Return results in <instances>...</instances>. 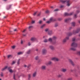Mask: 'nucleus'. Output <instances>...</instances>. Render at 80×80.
Instances as JSON below:
<instances>
[{"mask_svg":"<svg viewBox=\"0 0 80 80\" xmlns=\"http://www.w3.org/2000/svg\"><path fill=\"white\" fill-rule=\"evenodd\" d=\"M72 35V33L71 32H70L68 33V36H71V35Z\"/></svg>","mask_w":80,"mask_h":80,"instance_id":"bb28decb","label":"nucleus"},{"mask_svg":"<svg viewBox=\"0 0 80 80\" xmlns=\"http://www.w3.org/2000/svg\"><path fill=\"white\" fill-rule=\"evenodd\" d=\"M11 57H12V55H8V58H10Z\"/></svg>","mask_w":80,"mask_h":80,"instance_id":"393cba45","label":"nucleus"},{"mask_svg":"<svg viewBox=\"0 0 80 80\" xmlns=\"http://www.w3.org/2000/svg\"><path fill=\"white\" fill-rule=\"evenodd\" d=\"M15 46H12V48H13V49L15 48Z\"/></svg>","mask_w":80,"mask_h":80,"instance_id":"3c124183","label":"nucleus"},{"mask_svg":"<svg viewBox=\"0 0 80 80\" xmlns=\"http://www.w3.org/2000/svg\"><path fill=\"white\" fill-rule=\"evenodd\" d=\"M7 17L6 16H4V18H6Z\"/></svg>","mask_w":80,"mask_h":80,"instance_id":"680f3d73","label":"nucleus"},{"mask_svg":"<svg viewBox=\"0 0 80 80\" xmlns=\"http://www.w3.org/2000/svg\"><path fill=\"white\" fill-rule=\"evenodd\" d=\"M58 10H59L58 9H55L54 10V12H56V11H58Z\"/></svg>","mask_w":80,"mask_h":80,"instance_id":"37998d69","label":"nucleus"},{"mask_svg":"<svg viewBox=\"0 0 80 80\" xmlns=\"http://www.w3.org/2000/svg\"><path fill=\"white\" fill-rule=\"evenodd\" d=\"M71 47H72L70 48V50H73V51H75L76 50L75 48L77 47V43L75 42H73L71 44Z\"/></svg>","mask_w":80,"mask_h":80,"instance_id":"f257e3e1","label":"nucleus"},{"mask_svg":"<svg viewBox=\"0 0 80 80\" xmlns=\"http://www.w3.org/2000/svg\"><path fill=\"white\" fill-rule=\"evenodd\" d=\"M40 15H41V12H40L39 14H38V16L39 17L40 16Z\"/></svg>","mask_w":80,"mask_h":80,"instance_id":"4c0bfd02","label":"nucleus"},{"mask_svg":"<svg viewBox=\"0 0 80 80\" xmlns=\"http://www.w3.org/2000/svg\"><path fill=\"white\" fill-rule=\"evenodd\" d=\"M60 1L62 3H64L66 2L67 3V6H69L70 5V0L64 1L63 0H60Z\"/></svg>","mask_w":80,"mask_h":80,"instance_id":"f03ea898","label":"nucleus"},{"mask_svg":"<svg viewBox=\"0 0 80 80\" xmlns=\"http://www.w3.org/2000/svg\"><path fill=\"white\" fill-rule=\"evenodd\" d=\"M15 74H14L13 75V79H14V80H16V79H15Z\"/></svg>","mask_w":80,"mask_h":80,"instance_id":"79ce46f5","label":"nucleus"},{"mask_svg":"<svg viewBox=\"0 0 80 80\" xmlns=\"http://www.w3.org/2000/svg\"><path fill=\"white\" fill-rule=\"evenodd\" d=\"M64 6L63 5H61L60 7V8H63V7H64Z\"/></svg>","mask_w":80,"mask_h":80,"instance_id":"09e8293b","label":"nucleus"},{"mask_svg":"<svg viewBox=\"0 0 80 80\" xmlns=\"http://www.w3.org/2000/svg\"><path fill=\"white\" fill-rule=\"evenodd\" d=\"M16 63V62L15 61H12V65H13V64H15Z\"/></svg>","mask_w":80,"mask_h":80,"instance_id":"7c9ffc66","label":"nucleus"},{"mask_svg":"<svg viewBox=\"0 0 80 80\" xmlns=\"http://www.w3.org/2000/svg\"><path fill=\"white\" fill-rule=\"evenodd\" d=\"M45 24H43V25H42V26H41V28H43V27H45Z\"/></svg>","mask_w":80,"mask_h":80,"instance_id":"c85d7f7f","label":"nucleus"},{"mask_svg":"<svg viewBox=\"0 0 80 80\" xmlns=\"http://www.w3.org/2000/svg\"><path fill=\"white\" fill-rule=\"evenodd\" d=\"M72 25L73 26V27H75V22H72Z\"/></svg>","mask_w":80,"mask_h":80,"instance_id":"4be33fe9","label":"nucleus"},{"mask_svg":"<svg viewBox=\"0 0 80 80\" xmlns=\"http://www.w3.org/2000/svg\"><path fill=\"white\" fill-rule=\"evenodd\" d=\"M36 14H37V12H34L33 14V15H34V16H35V15H36Z\"/></svg>","mask_w":80,"mask_h":80,"instance_id":"ea45409f","label":"nucleus"},{"mask_svg":"<svg viewBox=\"0 0 80 80\" xmlns=\"http://www.w3.org/2000/svg\"><path fill=\"white\" fill-rule=\"evenodd\" d=\"M69 61L71 62V63L72 65H74V64L73 63V62L71 59H69Z\"/></svg>","mask_w":80,"mask_h":80,"instance_id":"dca6fc26","label":"nucleus"},{"mask_svg":"<svg viewBox=\"0 0 80 80\" xmlns=\"http://www.w3.org/2000/svg\"><path fill=\"white\" fill-rule=\"evenodd\" d=\"M11 7H12V5H10L9 6V8H11Z\"/></svg>","mask_w":80,"mask_h":80,"instance_id":"6e6d98bb","label":"nucleus"},{"mask_svg":"<svg viewBox=\"0 0 80 80\" xmlns=\"http://www.w3.org/2000/svg\"><path fill=\"white\" fill-rule=\"evenodd\" d=\"M14 32H16V31H17V29H15L14 30Z\"/></svg>","mask_w":80,"mask_h":80,"instance_id":"13d9d810","label":"nucleus"},{"mask_svg":"<svg viewBox=\"0 0 80 80\" xmlns=\"http://www.w3.org/2000/svg\"><path fill=\"white\" fill-rule=\"evenodd\" d=\"M7 66H5L4 68H3L2 69V71H3L5 70H6V69L7 68Z\"/></svg>","mask_w":80,"mask_h":80,"instance_id":"aec40b11","label":"nucleus"},{"mask_svg":"<svg viewBox=\"0 0 80 80\" xmlns=\"http://www.w3.org/2000/svg\"><path fill=\"white\" fill-rule=\"evenodd\" d=\"M72 80V79L71 78H68L67 80Z\"/></svg>","mask_w":80,"mask_h":80,"instance_id":"864d4df0","label":"nucleus"},{"mask_svg":"<svg viewBox=\"0 0 80 80\" xmlns=\"http://www.w3.org/2000/svg\"><path fill=\"white\" fill-rule=\"evenodd\" d=\"M30 77H31V75L30 74H28V80H30Z\"/></svg>","mask_w":80,"mask_h":80,"instance_id":"b1692460","label":"nucleus"},{"mask_svg":"<svg viewBox=\"0 0 80 80\" xmlns=\"http://www.w3.org/2000/svg\"><path fill=\"white\" fill-rule=\"evenodd\" d=\"M38 23H39V24H41L42 23V21H39V22H38Z\"/></svg>","mask_w":80,"mask_h":80,"instance_id":"2f4dec72","label":"nucleus"},{"mask_svg":"<svg viewBox=\"0 0 80 80\" xmlns=\"http://www.w3.org/2000/svg\"><path fill=\"white\" fill-rule=\"evenodd\" d=\"M35 60H38V57L37 56V57L35 58Z\"/></svg>","mask_w":80,"mask_h":80,"instance_id":"f704fd0d","label":"nucleus"},{"mask_svg":"<svg viewBox=\"0 0 80 80\" xmlns=\"http://www.w3.org/2000/svg\"><path fill=\"white\" fill-rule=\"evenodd\" d=\"M25 31H26V29H24V30L22 31V32H25Z\"/></svg>","mask_w":80,"mask_h":80,"instance_id":"4d7b16f0","label":"nucleus"},{"mask_svg":"<svg viewBox=\"0 0 80 80\" xmlns=\"http://www.w3.org/2000/svg\"><path fill=\"white\" fill-rule=\"evenodd\" d=\"M30 52H31V50H29L28 52H27V54H30Z\"/></svg>","mask_w":80,"mask_h":80,"instance_id":"412c9836","label":"nucleus"},{"mask_svg":"<svg viewBox=\"0 0 80 80\" xmlns=\"http://www.w3.org/2000/svg\"><path fill=\"white\" fill-rule=\"evenodd\" d=\"M28 45L29 46H30V45H31V44H30V42H28Z\"/></svg>","mask_w":80,"mask_h":80,"instance_id":"c03bdc74","label":"nucleus"},{"mask_svg":"<svg viewBox=\"0 0 80 80\" xmlns=\"http://www.w3.org/2000/svg\"><path fill=\"white\" fill-rule=\"evenodd\" d=\"M8 70H10V68H11V67H8Z\"/></svg>","mask_w":80,"mask_h":80,"instance_id":"a18cd8bd","label":"nucleus"},{"mask_svg":"<svg viewBox=\"0 0 80 80\" xmlns=\"http://www.w3.org/2000/svg\"><path fill=\"white\" fill-rule=\"evenodd\" d=\"M1 77H3V73L1 72Z\"/></svg>","mask_w":80,"mask_h":80,"instance_id":"5fc2aeb1","label":"nucleus"},{"mask_svg":"<svg viewBox=\"0 0 80 80\" xmlns=\"http://www.w3.org/2000/svg\"><path fill=\"white\" fill-rule=\"evenodd\" d=\"M43 54H45L47 53V50L45 49H43L42 51Z\"/></svg>","mask_w":80,"mask_h":80,"instance_id":"f8f14e48","label":"nucleus"},{"mask_svg":"<svg viewBox=\"0 0 80 80\" xmlns=\"http://www.w3.org/2000/svg\"><path fill=\"white\" fill-rule=\"evenodd\" d=\"M21 44H22V43H23V41H21Z\"/></svg>","mask_w":80,"mask_h":80,"instance_id":"bf43d9fd","label":"nucleus"},{"mask_svg":"<svg viewBox=\"0 0 80 80\" xmlns=\"http://www.w3.org/2000/svg\"><path fill=\"white\" fill-rule=\"evenodd\" d=\"M48 41L49 42H50L53 45H55L56 43V41H55L54 42H53V40L52 39V38H49L48 40Z\"/></svg>","mask_w":80,"mask_h":80,"instance_id":"20e7f679","label":"nucleus"},{"mask_svg":"<svg viewBox=\"0 0 80 80\" xmlns=\"http://www.w3.org/2000/svg\"><path fill=\"white\" fill-rule=\"evenodd\" d=\"M35 23V21H32V23Z\"/></svg>","mask_w":80,"mask_h":80,"instance_id":"603ef678","label":"nucleus"},{"mask_svg":"<svg viewBox=\"0 0 80 80\" xmlns=\"http://www.w3.org/2000/svg\"><path fill=\"white\" fill-rule=\"evenodd\" d=\"M55 21H56V19H54L53 18H51L50 19L49 21H48L46 22L47 23H50L52 22H55Z\"/></svg>","mask_w":80,"mask_h":80,"instance_id":"7ed1b4c3","label":"nucleus"},{"mask_svg":"<svg viewBox=\"0 0 80 80\" xmlns=\"http://www.w3.org/2000/svg\"><path fill=\"white\" fill-rule=\"evenodd\" d=\"M62 20V18H59L58 19V20H59V21H60V20Z\"/></svg>","mask_w":80,"mask_h":80,"instance_id":"49530a36","label":"nucleus"},{"mask_svg":"<svg viewBox=\"0 0 80 80\" xmlns=\"http://www.w3.org/2000/svg\"><path fill=\"white\" fill-rule=\"evenodd\" d=\"M61 71L62 72H65L66 71H67V69H64V68H62L61 69Z\"/></svg>","mask_w":80,"mask_h":80,"instance_id":"a211bd4d","label":"nucleus"},{"mask_svg":"<svg viewBox=\"0 0 80 80\" xmlns=\"http://www.w3.org/2000/svg\"><path fill=\"white\" fill-rule=\"evenodd\" d=\"M52 60H54V61H58L59 60L57 58L54 57L52 58Z\"/></svg>","mask_w":80,"mask_h":80,"instance_id":"6e6552de","label":"nucleus"},{"mask_svg":"<svg viewBox=\"0 0 80 80\" xmlns=\"http://www.w3.org/2000/svg\"><path fill=\"white\" fill-rule=\"evenodd\" d=\"M31 41H37V38H36L32 37L31 38Z\"/></svg>","mask_w":80,"mask_h":80,"instance_id":"0eeeda50","label":"nucleus"},{"mask_svg":"<svg viewBox=\"0 0 80 80\" xmlns=\"http://www.w3.org/2000/svg\"><path fill=\"white\" fill-rule=\"evenodd\" d=\"M49 48L52 50H54V47L52 46H50Z\"/></svg>","mask_w":80,"mask_h":80,"instance_id":"f3484780","label":"nucleus"},{"mask_svg":"<svg viewBox=\"0 0 80 80\" xmlns=\"http://www.w3.org/2000/svg\"><path fill=\"white\" fill-rule=\"evenodd\" d=\"M36 51H38V49H36Z\"/></svg>","mask_w":80,"mask_h":80,"instance_id":"338daca9","label":"nucleus"},{"mask_svg":"<svg viewBox=\"0 0 80 80\" xmlns=\"http://www.w3.org/2000/svg\"><path fill=\"white\" fill-rule=\"evenodd\" d=\"M9 32H12V31H9Z\"/></svg>","mask_w":80,"mask_h":80,"instance_id":"774afa93","label":"nucleus"},{"mask_svg":"<svg viewBox=\"0 0 80 80\" xmlns=\"http://www.w3.org/2000/svg\"><path fill=\"white\" fill-rule=\"evenodd\" d=\"M53 41H55L56 39H57V37L56 36H53L52 38Z\"/></svg>","mask_w":80,"mask_h":80,"instance_id":"4468645a","label":"nucleus"},{"mask_svg":"<svg viewBox=\"0 0 80 80\" xmlns=\"http://www.w3.org/2000/svg\"><path fill=\"white\" fill-rule=\"evenodd\" d=\"M48 29H45V32H48Z\"/></svg>","mask_w":80,"mask_h":80,"instance_id":"8fccbe9b","label":"nucleus"},{"mask_svg":"<svg viewBox=\"0 0 80 80\" xmlns=\"http://www.w3.org/2000/svg\"><path fill=\"white\" fill-rule=\"evenodd\" d=\"M51 8H53V7H52V6L51 7Z\"/></svg>","mask_w":80,"mask_h":80,"instance_id":"69168bd1","label":"nucleus"},{"mask_svg":"<svg viewBox=\"0 0 80 80\" xmlns=\"http://www.w3.org/2000/svg\"><path fill=\"white\" fill-rule=\"evenodd\" d=\"M75 40V38H72V42H74Z\"/></svg>","mask_w":80,"mask_h":80,"instance_id":"c756f323","label":"nucleus"},{"mask_svg":"<svg viewBox=\"0 0 80 80\" xmlns=\"http://www.w3.org/2000/svg\"><path fill=\"white\" fill-rule=\"evenodd\" d=\"M73 12H71L70 13H64V15H65V16H69V15H73Z\"/></svg>","mask_w":80,"mask_h":80,"instance_id":"39448f33","label":"nucleus"},{"mask_svg":"<svg viewBox=\"0 0 80 80\" xmlns=\"http://www.w3.org/2000/svg\"><path fill=\"white\" fill-rule=\"evenodd\" d=\"M70 20H71V18H67L65 20V22L66 23H68V22H70Z\"/></svg>","mask_w":80,"mask_h":80,"instance_id":"1a4fd4ad","label":"nucleus"},{"mask_svg":"<svg viewBox=\"0 0 80 80\" xmlns=\"http://www.w3.org/2000/svg\"><path fill=\"white\" fill-rule=\"evenodd\" d=\"M54 27H58V24L57 23L55 24Z\"/></svg>","mask_w":80,"mask_h":80,"instance_id":"72a5a7b5","label":"nucleus"},{"mask_svg":"<svg viewBox=\"0 0 80 80\" xmlns=\"http://www.w3.org/2000/svg\"><path fill=\"white\" fill-rule=\"evenodd\" d=\"M24 67H27V65H24Z\"/></svg>","mask_w":80,"mask_h":80,"instance_id":"052dcab7","label":"nucleus"},{"mask_svg":"<svg viewBox=\"0 0 80 80\" xmlns=\"http://www.w3.org/2000/svg\"><path fill=\"white\" fill-rule=\"evenodd\" d=\"M23 36H24V37H25V36H26V35H25V34H23Z\"/></svg>","mask_w":80,"mask_h":80,"instance_id":"0e129e2a","label":"nucleus"},{"mask_svg":"<svg viewBox=\"0 0 80 80\" xmlns=\"http://www.w3.org/2000/svg\"><path fill=\"white\" fill-rule=\"evenodd\" d=\"M61 76H62V75H61L60 74H59L58 76V77L60 78V77H61Z\"/></svg>","mask_w":80,"mask_h":80,"instance_id":"58836bf2","label":"nucleus"},{"mask_svg":"<svg viewBox=\"0 0 80 80\" xmlns=\"http://www.w3.org/2000/svg\"><path fill=\"white\" fill-rule=\"evenodd\" d=\"M44 42H48V40L47 39H45L44 41Z\"/></svg>","mask_w":80,"mask_h":80,"instance_id":"473e14b6","label":"nucleus"},{"mask_svg":"<svg viewBox=\"0 0 80 80\" xmlns=\"http://www.w3.org/2000/svg\"><path fill=\"white\" fill-rule=\"evenodd\" d=\"M46 13H49V11L48 10H47L45 12Z\"/></svg>","mask_w":80,"mask_h":80,"instance_id":"c9c22d12","label":"nucleus"},{"mask_svg":"<svg viewBox=\"0 0 80 80\" xmlns=\"http://www.w3.org/2000/svg\"><path fill=\"white\" fill-rule=\"evenodd\" d=\"M41 69L43 70H45L46 69V66H42L41 67Z\"/></svg>","mask_w":80,"mask_h":80,"instance_id":"9b49d317","label":"nucleus"},{"mask_svg":"<svg viewBox=\"0 0 80 80\" xmlns=\"http://www.w3.org/2000/svg\"><path fill=\"white\" fill-rule=\"evenodd\" d=\"M48 34L49 35H51L52 34H53V33L52 32V31H50L48 32Z\"/></svg>","mask_w":80,"mask_h":80,"instance_id":"2eb2a0df","label":"nucleus"},{"mask_svg":"<svg viewBox=\"0 0 80 80\" xmlns=\"http://www.w3.org/2000/svg\"><path fill=\"white\" fill-rule=\"evenodd\" d=\"M20 59H19L18 60V62H17V64L18 65H19L20 64Z\"/></svg>","mask_w":80,"mask_h":80,"instance_id":"5701e85b","label":"nucleus"},{"mask_svg":"<svg viewBox=\"0 0 80 80\" xmlns=\"http://www.w3.org/2000/svg\"><path fill=\"white\" fill-rule=\"evenodd\" d=\"M43 20H44V21H45V18H44L43 19Z\"/></svg>","mask_w":80,"mask_h":80,"instance_id":"e2e57ef3","label":"nucleus"},{"mask_svg":"<svg viewBox=\"0 0 80 80\" xmlns=\"http://www.w3.org/2000/svg\"><path fill=\"white\" fill-rule=\"evenodd\" d=\"M77 53L78 54V55H80V51H79L78 52H77Z\"/></svg>","mask_w":80,"mask_h":80,"instance_id":"a19ab883","label":"nucleus"},{"mask_svg":"<svg viewBox=\"0 0 80 80\" xmlns=\"http://www.w3.org/2000/svg\"><path fill=\"white\" fill-rule=\"evenodd\" d=\"M69 39V38L68 37H67L66 38L64 39L63 41L62 42L63 43H65L66 42H67V40H68Z\"/></svg>","mask_w":80,"mask_h":80,"instance_id":"423d86ee","label":"nucleus"},{"mask_svg":"<svg viewBox=\"0 0 80 80\" xmlns=\"http://www.w3.org/2000/svg\"><path fill=\"white\" fill-rule=\"evenodd\" d=\"M30 67V65L29 64L28 65L27 67L28 68H29V67Z\"/></svg>","mask_w":80,"mask_h":80,"instance_id":"de8ad7c7","label":"nucleus"},{"mask_svg":"<svg viewBox=\"0 0 80 80\" xmlns=\"http://www.w3.org/2000/svg\"><path fill=\"white\" fill-rule=\"evenodd\" d=\"M37 75V72H35L32 74L33 77H35V76Z\"/></svg>","mask_w":80,"mask_h":80,"instance_id":"ddd939ff","label":"nucleus"},{"mask_svg":"<svg viewBox=\"0 0 80 80\" xmlns=\"http://www.w3.org/2000/svg\"><path fill=\"white\" fill-rule=\"evenodd\" d=\"M76 12V13L74 15V18H77V14L78 13L80 12V11H79V10H77Z\"/></svg>","mask_w":80,"mask_h":80,"instance_id":"9d476101","label":"nucleus"},{"mask_svg":"<svg viewBox=\"0 0 80 80\" xmlns=\"http://www.w3.org/2000/svg\"><path fill=\"white\" fill-rule=\"evenodd\" d=\"M9 72L11 73H12V72H13V71H12V69H10L9 70Z\"/></svg>","mask_w":80,"mask_h":80,"instance_id":"e433bc0d","label":"nucleus"},{"mask_svg":"<svg viewBox=\"0 0 80 80\" xmlns=\"http://www.w3.org/2000/svg\"><path fill=\"white\" fill-rule=\"evenodd\" d=\"M52 64V62H50V61H49L48 63V64H47V65H51V64Z\"/></svg>","mask_w":80,"mask_h":80,"instance_id":"cd10ccee","label":"nucleus"},{"mask_svg":"<svg viewBox=\"0 0 80 80\" xmlns=\"http://www.w3.org/2000/svg\"><path fill=\"white\" fill-rule=\"evenodd\" d=\"M23 52H18L17 54L18 55H22V54H23Z\"/></svg>","mask_w":80,"mask_h":80,"instance_id":"6ab92c4d","label":"nucleus"},{"mask_svg":"<svg viewBox=\"0 0 80 80\" xmlns=\"http://www.w3.org/2000/svg\"><path fill=\"white\" fill-rule=\"evenodd\" d=\"M33 27L32 26H30L29 27V29H32L33 28Z\"/></svg>","mask_w":80,"mask_h":80,"instance_id":"a878e982","label":"nucleus"}]
</instances>
